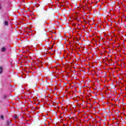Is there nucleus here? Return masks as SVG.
I'll return each instance as SVG.
<instances>
[{
    "label": "nucleus",
    "instance_id": "3",
    "mask_svg": "<svg viewBox=\"0 0 126 126\" xmlns=\"http://www.w3.org/2000/svg\"><path fill=\"white\" fill-rule=\"evenodd\" d=\"M2 72V67H0V74Z\"/></svg>",
    "mask_w": 126,
    "mask_h": 126
},
{
    "label": "nucleus",
    "instance_id": "7",
    "mask_svg": "<svg viewBox=\"0 0 126 126\" xmlns=\"http://www.w3.org/2000/svg\"><path fill=\"white\" fill-rule=\"evenodd\" d=\"M0 9H1V6L0 5Z\"/></svg>",
    "mask_w": 126,
    "mask_h": 126
},
{
    "label": "nucleus",
    "instance_id": "1",
    "mask_svg": "<svg viewBox=\"0 0 126 126\" xmlns=\"http://www.w3.org/2000/svg\"><path fill=\"white\" fill-rule=\"evenodd\" d=\"M7 124L8 125V126H10V125H11V121H10V120H8L6 121Z\"/></svg>",
    "mask_w": 126,
    "mask_h": 126
},
{
    "label": "nucleus",
    "instance_id": "6",
    "mask_svg": "<svg viewBox=\"0 0 126 126\" xmlns=\"http://www.w3.org/2000/svg\"><path fill=\"white\" fill-rule=\"evenodd\" d=\"M0 118L2 120H3V118H4L3 115H1Z\"/></svg>",
    "mask_w": 126,
    "mask_h": 126
},
{
    "label": "nucleus",
    "instance_id": "5",
    "mask_svg": "<svg viewBox=\"0 0 126 126\" xmlns=\"http://www.w3.org/2000/svg\"><path fill=\"white\" fill-rule=\"evenodd\" d=\"M14 119H17V115H14Z\"/></svg>",
    "mask_w": 126,
    "mask_h": 126
},
{
    "label": "nucleus",
    "instance_id": "2",
    "mask_svg": "<svg viewBox=\"0 0 126 126\" xmlns=\"http://www.w3.org/2000/svg\"><path fill=\"white\" fill-rule=\"evenodd\" d=\"M6 50V49L5 47H3L1 49V52H5Z\"/></svg>",
    "mask_w": 126,
    "mask_h": 126
},
{
    "label": "nucleus",
    "instance_id": "4",
    "mask_svg": "<svg viewBox=\"0 0 126 126\" xmlns=\"http://www.w3.org/2000/svg\"><path fill=\"white\" fill-rule=\"evenodd\" d=\"M4 24H5V25L7 26V25H8V22L6 21L4 22Z\"/></svg>",
    "mask_w": 126,
    "mask_h": 126
}]
</instances>
